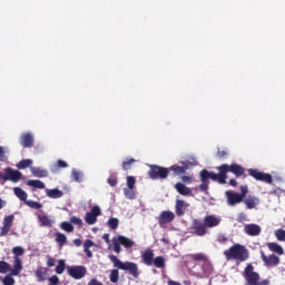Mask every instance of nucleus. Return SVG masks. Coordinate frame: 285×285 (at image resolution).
I'll return each mask as SVG.
<instances>
[{
    "mask_svg": "<svg viewBox=\"0 0 285 285\" xmlns=\"http://www.w3.org/2000/svg\"><path fill=\"white\" fill-rule=\"evenodd\" d=\"M185 266L190 271L191 275L204 279L213 273V264L204 253L188 254L185 256Z\"/></svg>",
    "mask_w": 285,
    "mask_h": 285,
    "instance_id": "f257e3e1",
    "label": "nucleus"
},
{
    "mask_svg": "<svg viewBox=\"0 0 285 285\" xmlns=\"http://www.w3.org/2000/svg\"><path fill=\"white\" fill-rule=\"evenodd\" d=\"M223 254L227 262H247L248 257H250L248 248L242 244L232 245L228 249H225Z\"/></svg>",
    "mask_w": 285,
    "mask_h": 285,
    "instance_id": "f03ea898",
    "label": "nucleus"
},
{
    "mask_svg": "<svg viewBox=\"0 0 285 285\" xmlns=\"http://www.w3.org/2000/svg\"><path fill=\"white\" fill-rule=\"evenodd\" d=\"M243 277L245 279V285H271V279L265 278L263 281L259 273L255 272V266L248 263L243 272Z\"/></svg>",
    "mask_w": 285,
    "mask_h": 285,
    "instance_id": "7ed1b4c3",
    "label": "nucleus"
},
{
    "mask_svg": "<svg viewBox=\"0 0 285 285\" xmlns=\"http://www.w3.org/2000/svg\"><path fill=\"white\" fill-rule=\"evenodd\" d=\"M217 169L219 170V184H226V179H228L227 173H233L235 177H242L246 173V169L242 165L235 163L232 165L224 164L217 167Z\"/></svg>",
    "mask_w": 285,
    "mask_h": 285,
    "instance_id": "20e7f679",
    "label": "nucleus"
},
{
    "mask_svg": "<svg viewBox=\"0 0 285 285\" xmlns=\"http://www.w3.org/2000/svg\"><path fill=\"white\" fill-rule=\"evenodd\" d=\"M142 264L145 266H155L156 268H166V258L164 256L155 257V252L147 248L141 254Z\"/></svg>",
    "mask_w": 285,
    "mask_h": 285,
    "instance_id": "39448f33",
    "label": "nucleus"
},
{
    "mask_svg": "<svg viewBox=\"0 0 285 285\" xmlns=\"http://www.w3.org/2000/svg\"><path fill=\"white\" fill-rule=\"evenodd\" d=\"M109 258L111 259L116 268H119L120 271H128L129 274L132 275V277H135V279L139 277V267L137 266L136 263H132V262L124 263L119 258H117V256L115 255L109 256Z\"/></svg>",
    "mask_w": 285,
    "mask_h": 285,
    "instance_id": "423d86ee",
    "label": "nucleus"
},
{
    "mask_svg": "<svg viewBox=\"0 0 285 285\" xmlns=\"http://www.w3.org/2000/svg\"><path fill=\"white\" fill-rule=\"evenodd\" d=\"M199 177L202 181V184L199 185V190L202 193H206V190H208V185L210 184L209 179L219 184V174H215L214 171H209L208 169L200 170Z\"/></svg>",
    "mask_w": 285,
    "mask_h": 285,
    "instance_id": "0eeeda50",
    "label": "nucleus"
},
{
    "mask_svg": "<svg viewBox=\"0 0 285 285\" xmlns=\"http://www.w3.org/2000/svg\"><path fill=\"white\" fill-rule=\"evenodd\" d=\"M12 253L14 257H13V268L11 269V275L13 277H17V275H19V273L23 271V263H21L20 257L23 256V253H26V250L21 246H16L12 248Z\"/></svg>",
    "mask_w": 285,
    "mask_h": 285,
    "instance_id": "6e6552de",
    "label": "nucleus"
},
{
    "mask_svg": "<svg viewBox=\"0 0 285 285\" xmlns=\"http://www.w3.org/2000/svg\"><path fill=\"white\" fill-rule=\"evenodd\" d=\"M111 243L116 253H121V246L124 248H132L135 246V240L121 235L114 237Z\"/></svg>",
    "mask_w": 285,
    "mask_h": 285,
    "instance_id": "1a4fd4ad",
    "label": "nucleus"
},
{
    "mask_svg": "<svg viewBox=\"0 0 285 285\" xmlns=\"http://www.w3.org/2000/svg\"><path fill=\"white\" fill-rule=\"evenodd\" d=\"M169 169L159 165H150L148 176L150 179H167Z\"/></svg>",
    "mask_w": 285,
    "mask_h": 285,
    "instance_id": "9d476101",
    "label": "nucleus"
},
{
    "mask_svg": "<svg viewBox=\"0 0 285 285\" xmlns=\"http://www.w3.org/2000/svg\"><path fill=\"white\" fill-rule=\"evenodd\" d=\"M189 230L191 235H196V237H205V235H208V228L206 227V224L204 220L197 218L191 222Z\"/></svg>",
    "mask_w": 285,
    "mask_h": 285,
    "instance_id": "9b49d317",
    "label": "nucleus"
},
{
    "mask_svg": "<svg viewBox=\"0 0 285 285\" xmlns=\"http://www.w3.org/2000/svg\"><path fill=\"white\" fill-rule=\"evenodd\" d=\"M248 175L256 179V181H264L265 184H273V176L271 174H266L259 171V169H248Z\"/></svg>",
    "mask_w": 285,
    "mask_h": 285,
    "instance_id": "f8f14e48",
    "label": "nucleus"
},
{
    "mask_svg": "<svg viewBox=\"0 0 285 285\" xmlns=\"http://www.w3.org/2000/svg\"><path fill=\"white\" fill-rule=\"evenodd\" d=\"M244 195L245 193H236L233 190H227L225 193V197L227 199L228 206H237V204H242L244 202Z\"/></svg>",
    "mask_w": 285,
    "mask_h": 285,
    "instance_id": "ddd939ff",
    "label": "nucleus"
},
{
    "mask_svg": "<svg viewBox=\"0 0 285 285\" xmlns=\"http://www.w3.org/2000/svg\"><path fill=\"white\" fill-rule=\"evenodd\" d=\"M67 273L72 279H83L86 277L87 269L85 266H69Z\"/></svg>",
    "mask_w": 285,
    "mask_h": 285,
    "instance_id": "4468645a",
    "label": "nucleus"
},
{
    "mask_svg": "<svg viewBox=\"0 0 285 285\" xmlns=\"http://www.w3.org/2000/svg\"><path fill=\"white\" fill-rule=\"evenodd\" d=\"M21 177H23L21 171L14 170L12 167L4 168V181L17 184L18 181H21Z\"/></svg>",
    "mask_w": 285,
    "mask_h": 285,
    "instance_id": "2eb2a0df",
    "label": "nucleus"
},
{
    "mask_svg": "<svg viewBox=\"0 0 285 285\" xmlns=\"http://www.w3.org/2000/svg\"><path fill=\"white\" fill-rule=\"evenodd\" d=\"M101 215V208L99 206H94L90 212H88L85 216V222L89 226L97 224V218Z\"/></svg>",
    "mask_w": 285,
    "mask_h": 285,
    "instance_id": "dca6fc26",
    "label": "nucleus"
},
{
    "mask_svg": "<svg viewBox=\"0 0 285 285\" xmlns=\"http://www.w3.org/2000/svg\"><path fill=\"white\" fill-rule=\"evenodd\" d=\"M261 259L264 262L266 266H279V256L275 254H271L267 256L264 252L261 253Z\"/></svg>",
    "mask_w": 285,
    "mask_h": 285,
    "instance_id": "f3484780",
    "label": "nucleus"
},
{
    "mask_svg": "<svg viewBox=\"0 0 285 285\" xmlns=\"http://www.w3.org/2000/svg\"><path fill=\"white\" fill-rule=\"evenodd\" d=\"M244 232L249 237H258V235H262V227L257 224H246L244 226Z\"/></svg>",
    "mask_w": 285,
    "mask_h": 285,
    "instance_id": "a211bd4d",
    "label": "nucleus"
},
{
    "mask_svg": "<svg viewBox=\"0 0 285 285\" xmlns=\"http://www.w3.org/2000/svg\"><path fill=\"white\" fill-rule=\"evenodd\" d=\"M190 204L186 203L185 200L177 199L176 206H175V213L177 217H184L186 215V210H188V207Z\"/></svg>",
    "mask_w": 285,
    "mask_h": 285,
    "instance_id": "6ab92c4d",
    "label": "nucleus"
},
{
    "mask_svg": "<svg viewBox=\"0 0 285 285\" xmlns=\"http://www.w3.org/2000/svg\"><path fill=\"white\" fill-rule=\"evenodd\" d=\"M158 222L160 226H164V224H170L171 222H175V213L170 210L161 212Z\"/></svg>",
    "mask_w": 285,
    "mask_h": 285,
    "instance_id": "aec40b11",
    "label": "nucleus"
},
{
    "mask_svg": "<svg viewBox=\"0 0 285 285\" xmlns=\"http://www.w3.org/2000/svg\"><path fill=\"white\" fill-rule=\"evenodd\" d=\"M20 146H22V148H32V146H35V137L32 134H22L20 137Z\"/></svg>",
    "mask_w": 285,
    "mask_h": 285,
    "instance_id": "412c9836",
    "label": "nucleus"
},
{
    "mask_svg": "<svg viewBox=\"0 0 285 285\" xmlns=\"http://www.w3.org/2000/svg\"><path fill=\"white\" fill-rule=\"evenodd\" d=\"M243 204H245L248 210H253V208H257V206H259V197L247 196L245 199L243 198Z\"/></svg>",
    "mask_w": 285,
    "mask_h": 285,
    "instance_id": "4be33fe9",
    "label": "nucleus"
},
{
    "mask_svg": "<svg viewBox=\"0 0 285 285\" xmlns=\"http://www.w3.org/2000/svg\"><path fill=\"white\" fill-rule=\"evenodd\" d=\"M203 222L206 228H215L218 224L222 223V219L217 218L215 215H207Z\"/></svg>",
    "mask_w": 285,
    "mask_h": 285,
    "instance_id": "5701e85b",
    "label": "nucleus"
},
{
    "mask_svg": "<svg viewBox=\"0 0 285 285\" xmlns=\"http://www.w3.org/2000/svg\"><path fill=\"white\" fill-rule=\"evenodd\" d=\"M175 189L178 191L179 195H183V197H189V195H193V189H190V187H187L184 183H176Z\"/></svg>",
    "mask_w": 285,
    "mask_h": 285,
    "instance_id": "b1692460",
    "label": "nucleus"
},
{
    "mask_svg": "<svg viewBox=\"0 0 285 285\" xmlns=\"http://www.w3.org/2000/svg\"><path fill=\"white\" fill-rule=\"evenodd\" d=\"M183 166L179 165H173L170 168H168V170L173 171L174 175H184L186 174V170H188V163H181Z\"/></svg>",
    "mask_w": 285,
    "mask_h": 285,
    "instance_id": "393cba45",
    "label": "nucleus"
},
{
    "mask_svg": "<svg viewBox=\"0 0 285 285\" xmlns=\"http://www.w3.org/2000/svg\"><path fill=\"white\" fill-rule=\"evenodd\" d=\"M46 195L50 199H61V197H63V191L59 188L46 189Z\"/></svg>",
    "mask_w": 285,
    "mask_h": 285,
    "instance_id": "a878e982",
    "label": "nucleus"
},
{
    "mask_svg": "<svg viewBox=\"0 0 285 285\" xmlns=\"http://www.w3.org/2000/svg\"><path fill=\"white\" fill-rule=\"evenodd\" d=\"M30 171L33 177H38V178L48 177V170L42 169L41 167H30Z\"/></svg>",
    "mask_w": 285,
    "mask_h": 285,
    "instance_id": "bb28decb",
    "label": "nucleus"
},
{
    "mask_svg": "<svg viewBox=\"0 0 285 285\" xmlns=\"http://www.w3.org/2000/svg\"><path fill=\"white\" fill-rule=\"evenodd\" d=\"M267 248L276 255H284V248L277 243H267Z\"/></svg>",
    "mask_w": 285,
    "mask_h": 285,
    "instance_id": "cd10ccee",
    "label": "nucleus"
},
{
    "mask_svg": "<svg viewBox=\"0 0 285 285\" xmlns=\"http://www.w3.org/2000/svg\"><path fill=\"white\" fill-rule=\"evenodd\" d=\"M13 193L16 195V197H18V199H20V202H28V194L21 189V187H14L13 188Z\"/></svg>",
    "mask_w": 285,
    "mask_h": 285,
    "instance_id": "c85d7f7f",
    "label": "nucleus"
},
{
    "mask_svg": "<svg viewBox=\"0 0 285 285\" xmlns=\"http://www.w3.org/2000/svg\"><path fill=\"white\" fill-rule=\"evenodd\" d=\"M56 237V242L57 244H59V246H66V244H68V237H66V234L61 233V232H57L55 234Z\"/></svg>",
    "mask_w": 285,
    "mask_h": 285,
    "instance_id": "c756f323",
    "label": "nucleus"
},
{
    "mask_svg": "<svg viewBox=\"0 0 285 285\" xmlns=\"http://www.w3.org/2000/svg\"><path fill=\"white\" fill-rule=\"evenodd\" d=\"M27 186H30L31 188H39L40 190H43V188H46V184L39 179L28 180Z\"/></svg>",
    "mask_w": 285,
    "mask_h": 285,
    "instance_id": "7c9ffc66",
    "label": "nucleus"
},
{
    "mask_svg": "<svg viewBox=\"0 0 285 285\" xmlns=\"http://www.w3.org/2000/svg\"><path fill=\"white\" fill-rule=\"evenodd\" d=\"M48 276V269L46 267H39L36 271V277L40 282H46V277Z\"/></svg>",
    "mask_w": 285,
    "mask_h": 285,
    "instance_id": "2f4dec72",
    "label": "nucleus"
},
{
    "mask_svg": "<svg viewBox=\"0 0 285 285\" xmlns=\"http://www.w3.org/2000/svg\"><path fill=\"white\" fill-rule=\"evenodd\" d=\"M92 246H95V242H92L91 239H87L83 244V250L88 258L92 257V252L90 250Z\"/></svg>",
    "mask_w": 285,
    "mask_h": 285,
    "instance_id": "473e14b6",
    "label": "nucleus"
},
{
    "mask_svg": "<svg viewBox=\"0 0 285 285\" xmlns=\"http://www.w3.org/2000/svg\"><path fill=\"white\" fill-rule=\"evenodd\" d=\"M19 170H26V168H32V159H22L17 164Z\"/></svg>",
    "mask_w": 285,
    "mask_h": 285,
    "instance_id": "72a5a7b5",
    "label": "nucleus"
},
{
    "mask_svg": "<svg viewBox=\"0 0 285 285\" xmlns=\"http://www.w3.org/2000/svg\"><path fill=\"white\" fill-rule=\"evenodd\" d=\"M61 230H65V233H72L75 230V226H72V223L69 222H62L60 224Z\"/></svg>",
    "mask_w": 285,
    "mask_h": 285,
    "instance_id": "f704fd0d",
    "label": "nucleus"
},
{
    "mask_svg": "<svg viewBox=\"0 0 285 285\" xmlns=\"http://www.w3.org/2000/svg\"><path fill=\"white\" fill-rule=\"evenodd\" d=\"M124 195L126 199H135L137 195L135 194V188L127 187L124 189Z\"/></svg>",
    "mask_w": 285,
    "mask_h": 285,
    "instance_id": "c9c22d12",
    "label": "nucleus"
},
{
    "mask_svg": "<svg viewBox=\"0 0 285 285\" xmlns=\"http://www.w3.org/2000/svg\"><path fill=\"white\" fill-rule=\"evenodd\" d=\"M24 204L26 206H29V208H33L35 210L43 208V205L41 203L35 200H27Z\"/></svg>",
    "mask_w": 285,
    "mask_h": 285,
    "instance_id": "e433bc0d",
    "label": "nucleus"
},
{
    "mask_svg": "<svg viewBox=\"0 0 285 285\" xmlns=\"http://www.w3.org/2000/svg\"><path fill=\"white\" fill-rule=\"evenodd\" d=\"M10 271V275H12V269H10V264L7 263L6 261H0V273L6 274Z\"/></svg>",
    "mask_w": 285,
    "mask_h": 285,
    "instance_id": "4c0bfd02",
    "label": "nucleus"
},
{
    "mask_svg": "<svg viewBox=\"0 0 285 285\" xmlns=\"http://www.w3.org/2000/svg\"><path fill=\"white\" fill-rule=\"evenodd\" d=\"M109 279L111 284H117L119 282V269H111Z\"/></svg>",
    "mask_w": 285,
    "mask_h": 285,
    "instance_id": "58836bf2",
    "label": "nucleus"
},
{
    "mask_svg": "<svg viewBox=\"0 0 285 285\" xmlns=\"http://www.w3.org/2000/svg\"><path fill=\"white\" fill-rule=\"evenodd\" d=\"M65 271H66V261L60 259L58 262V265L56 266V273L57 275H62Z\"/></svg>",
    "mask_w": 285,
    "mask_h": 285,
    "instance_id": "ea45409f",
    "label": "nucleus"
},
{
    "mask_svg": "<svg viewBox=\"0 0 285 285\" xmlns=\"http://www.w3.org/2000/svg\"><path fill=\"white\" fill-rule=\"evenodd\" d=\"M38 219H39L41 226H52V220H50V218L46 215L38 216Z\"/></svg>",
    "mask_w": 285,
    "mask_h": 285,
    "instance_id": "a19ab883",
    "label": "nucleus"
},
{
    "mask_svg": "<svg viewBox=\"0 0 285 285\" xmlns=\"http://www.w3.org/2000/svg\"><path fill=\"white\" fill-rule=\"evenodd\" d=\"M135 158L127 159L122 161V170H130L132 168V164H135Z\"/></svg>",
    "mask_w": 285,
    "mask_h": 285,
    "instance_id": "79ce46f5",
    "label": "nucleus"
},
{
    "mask_svg": "<svg viewBox=\"0 0 285 285\" xmlns=\"http://www.w3.org/2000/svg\"><path fill=\"white\" fill-rule=\"evenodd\" d=\"M108 226H109V228H111V230H117V228H119V219L109 218Z\"/></svg>",
    "mask_w": 285,
    "mask_h": 285,
    "instance_id": "37998d69",
    "label": "nucleus"
},
{
    "mask_svg": "<svg viewBox=\"0 0 285 285\" xmlns=\"http://www.w3.org/2000/svg\"><path fill=\"white\" fill-rule=\"evenodd\" d=\"M275 237L278 242H285V229H276L275 230Z\"/></svg>",
    "mask_w": 285,
    "mask_h": 285,
    "instance_id": "c03bdc74",
    "label": "nucleus"
},
{
    "mask_svg": "<svg viewBox=\"0 0 285 285\" xmlns=\"http://www.w3.org/2000/svg\"><path fill=\"white\" fill-rule=\"evenodd\" d=\"M12 222H14V215H9V216H6L3 218V226H9L10 228H12Z\"/></svg>",
    "mask_w": 285,
    "mask_h": 285,
    "instance_id": "a18cd8bd",
    "label": "nucleus"
},
{
    "mask_svg": "<svg viewBox=\"0 0 285 285\" xmlns=\"http://www.w3.org/2000/svg\"><path fill=\"white\" fill-rule=\"evenodd\" d=\"M12 222H14V215H9V216H6L3 218V226H9L10 228H12Z\"/></svg>",
    "mask_w": 285,
    "mask_h": 285,
    "instance_id": "49530a36",
    "label": "nucleus"
},
{
    "mask_svg": "<svg viewBox=\"0 0 285 285\" xmlns=\"http://www.w3.org/2000/svg\"><path fill=\"white\" fill-rule=\"evenodd\" d=\"M70 224L76 225V226H83V220L77 216H71L70 217Z\"/></svg>",
    "mask_w": 285,
    "mask_h": 285,
    "instance_id": "de8ad7c7",
    "label": "nucleus"
},
{
    "mask_svg": "<svg viewBox=\"0 0 285 285\" xmlns=\"http://www.w3.org/2000/svg\"><path fill=\"white\" fill-rule=\"evenodd\" d=\"M136 181L134 176H127V188H135Z\"/></svg>",
    "mask_w": 285,
    "mask_h": 285,
    "instance_id": "09e8293b",
    "label": "nucleus"
},
{
    "mask_svg": "<svg viewBox=\"0 0 285 285\" xmlns=\"http://www.w3.org/2000/svg\"><path fill=\"white\" fill-rule=\"evenodd\" d=\"M12 227L8 226V225H3L0 232V237H6V235H8L10 233V229Z\"/></svg>",
    "mask_w": 285,
    "mask_h": 285,
    "instance_id": "8fccbe9b",
    "label": "nucleus"
},
{
    "mask_svg": "<svg viewBox=\"0 0 285 285\" xmlns=\"http://www.w3.org/2000/svg\"><path fill=\"white\" fill-rule=\"evenodd\" d=\"M2 284L4 285H13L14 284V278L10 275H7L3 281Z\"/></svg>",
    "mask_w": 285,
    "mask_h": 285,
    "instance_id": "3c124183",
    "label": "nucleus"
},
{
    "mask_svg": "<svg viewBox=\"0 0 285 285\" xmlns=\"http://www.w3.org/2000/svg\"><path fill=\"white\" fill-rule=\"evenodd\" d=\"M237 222L242 224V222H248V216L245 213H239L237 215Z\"/></svg>",
    "mask_w": 285,
    "mask_h": 285,
    "instance_id": "603ef678",
    "label": "nucleus"
},
{
    "mask_svg": "<svg viewBox=\"0 0 285 285\" xmlns=\"http://www.w3.org/2000/svg\"><path fill=\"white\" fill-rule=\"evenodd\" d=\"M71 177L72 179H75V181H81V173L75 169L71 171Z\"/></svg>",
    "mask_w": 285,
    "mask_h": 285,
    "instance_id": "864d4df0",
    "label": "nucleus"
},
{
    "mask_svg": "<svg viewBox=\"0 0 285 285\" xmlns=\"http://www.w3.org/2000/svg\"><path fill=\"white\" fill-rule=\"evenodd\" d=\"M0 161H8V156L6 155V148L0 146Z\"/></svg>",
    "mask_w": 285,
    "mask_h": 285,
    "instance_id": "5fc2aeb1",
    "label": "nucleus"
},
{
    "mask_svg": "<svg viewBox=\"0 0 285 285\" xmlns=\"http://www.w3.org/2000/svg\"><path fill=\"white\" fill-rule=\"evenodd\" d=\"M49 285H59V276L53 275L49 277Z\"/></svg>",
    "mask_w": 285,
    "mask_h": 285,
    "instance_id": "6e6d98bb",
    "label": "nucleus"
},
{
    "mask_svg": "<svg viewBox=\"0 0 285 285\" xmlns=\"http://www.w3.org/2000/svg\"><path fill=\"white\" fill-rule=\"evenodd\" d=\"M181 181L184 184H193L194 179L191 176H181Z\"/></svg>",
    "mask_w": 285,
    "mask_h": 285,
    "instance_id": "4d7b16f0",
    "label": "nucleus"
},
{
    "mask_svg": "<svg viewBox=\"0 0 285 285\" xmlns=\"http://www.w3.org/2000/svg\"><path fill=\"white\" fill-rule=\"evenodd\" d=\"M107 181H108L109 186H111V187L117 186V177H115V176L109 177Z\"/></svg>",
    "mask_w": 285,
    "mask_h": 285,
    "instance_id": "13d9d810",
    "label": "nucleus"
},
{
    "mask_svg": "<svg viewBox=\"0 0 285 285\" xmlns=\"http://www.w3.org/2000/svg\"><path fill=\"white\" fill-rule=\"evenodd\" d=\"M228 156V151H226V150H218L217 151V157H218V159H224V158H226Z\"/></svg>",
    "mask_w": 285,
    "mask_h": 285,
    "instance_id": "bf43d9fd",
    "label": "nucleus"
},
{
    "mask_svg": "<svg viewBox=\"0 0 285 285\" xmlns=\"http://www.w3.org/2000/svg\"><path fill=\"white\" fill-rule=\"evenodd\" d=\"M58 168H68V163L66 160H57Z\"/></svg>",
    "mask_w": 285,
    "mask_h": 285,
    "instance_id": "052dcab7",
    "label": "nucleus"
},
{
    "mask_svg": "<svg viewBox=\"0 0 285 285\" xmlns=\"http://www.w3.org/2000/svg\"><path fill=\"white\" fill-rule=\"evenodd\" d=\"M47 266L48 268H52V266H55V258H52L51 256H48Z\"/></svg>",
    "mask_w": 285,
    "mask_h": 285,
    "instance_id": "680f3d73",
    "label": "nucleus"
},
{
    "mask_svg": "<svg viewBox=\"0 0 285 285\" xmlns=\"http://www.w3.org/2000/svg\"><path fill=\"white\" fill-rule=\"evenodd\" d=\"M87 285H104V283L99 282L97 278H91Z\"/></svg>",
    "mask_w": 285,
    "mask_h": 285,
    "instance_id": "e2e57ef3",
    "label": "nucleus"
},
{
    "mask_svg": "<svg viewBox=\"0 0 285 285\" xmlns=\"http://www.w3.org/2000/svg\"><path fill=\"white\" fill-rule=\"evenodd\" d=\"M102 239L106 242V244H110V234H104Z\"/></svg>",
    "mask_w": 285,
    "mask_h": 285,
    "instance_id": "0e129e2a",
    "label": "nucleus"
},
{
    "mask_svg": "<svg viewBox=\"0 0 285 285\" xmlns=\"http://www.w3.org/2000/svg\"><path fill=\"white\" fill-rule=\"evenodd\" d=\"M73 244H75L77 247H79V246H81V244H83V240H81V238H76V239H73Z\"/></svg>",
    "mask_w": 285,
    "mask_h": 285,
    "instance_id": "69168bd1",
    "label": "nucleus"
},
{
    "mask_svg": "<svg viewBox=\"0 0 285 285\" xmlns=\"http://www.w3.org/2000/svg\"><path fill=\"white\" fill-rule=\"evenodd\" d=\"M229 186H237V180H235V179H230L229 180Z\"/></svg>",
    "mask_w": 285,
    "mask_h": 285,
    "instance_id": "338daca9",
    "label": "nucleus"
},
{
    "mask_svg": "<svg viewBox=\"0 0 285 285\" xmlns=\"http://www.w3.org/2000/svg\"><path fill=\"white\" fill-rule=\"evenodd\" d=\"M168 285H181V283H177L175 281H168Z\"/></svg>",
    "mask_w": 285,
    "mask_h": 285,
    "instance_id": "774afa93",
    "label": "nucleus"
}]
</instances>
